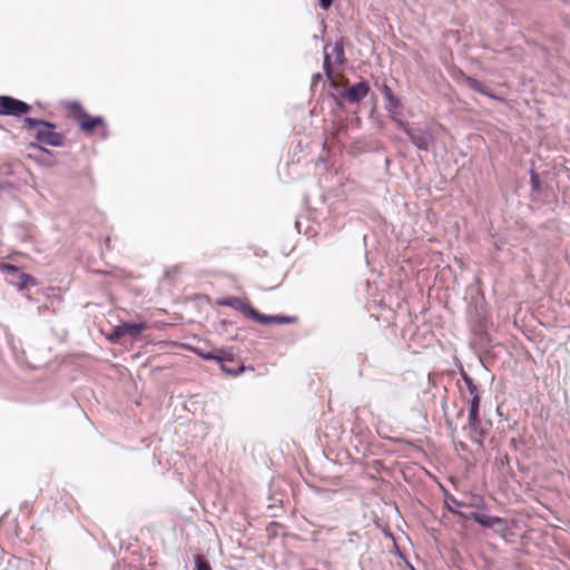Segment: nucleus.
I'll list each match as a JSON object with an SVG mask.
<instances>
[{
    "label": "nucleus",
    "instance_id": "24",
    "mask_svg": "<svg viewBox=\"0 0 570 570\" xmlns=\"http://www.w3.org/2000/svg\"><path fill=\"white\" fill-rule=\"evenodd\" d=\"M463 381L468 387V391L472 387V386H476V384L473 382V380L466 375V374H463Z\"/></svg>",
    "mask_w": 570,
    "mask_h": 570
},
{
    "label": "nucleus",
    "instance_id": "21",
    "mask_svg": "<svg viewBox=\"0 0 570 570\" xmlns=\"http://www.w3.org/2000/svg\"><path fill=\"white\" fill-rule=\"evenodd\" d=\"M198 355L207 361H218L222 362V357L215 355L213 352H198Z\"/></svg>",
    "mask_w": 570,
    "mask_h": 570
},
{
    "label": "nucleus",
    "instance_id": "16",
    "mask_svg": "<svg viewBox=\"0 0 570 570\" xmlns=\"http://www.w3.org/2000/svg\"><path fill=\"white\" fill-rule=\"evenodd\" d=\"M468 429L471 433L482 435L480 429L479 413L469 412Z\"/></svg>",
    "mask_w": 570,
    "mask_h": 570
},
{
    "label": "nucleus",
    "instance_id": "12",
    "mask_svg": "<svg viewBox=\"0 0 570 570\" xmlns=\"http://www.w3.org/2000/svg\"><path fill=\"white\" fill-rule=\"evenodd\" d=\"M463 508H474L481 511L485 509V502L483 497L479 494H470L463 499Z\"/></svg>",
    "mask_w": 570,
    "mask_h": 570
},
{
    "label": "nucleus",
    "instance_id": "29",
    "mask_svg": "<svg viewBox=\"0 0 570 570\" xmlns=\"http://www.w3.org/2000/svg\"><path fill=\"white\" fill-rule=\"evenodd\" d=\"M9 187L8 183H0V190L7 189Z\"/></svg>",
    "mask_w": 570,
    "mask_h": 570
},
{
    "label": "nucleus",
    "instance_id": "22",
    "mask_svg": "<svg viewBox=\"0 0 570 570\" xmlns=\"http://www.w3.org/2000/svg\"><path fill=\"white\" fill-rule=\"evenodd\" d=\"M196 570H212V567L207 561L199 557L196 559Z\"/></svg>",
    "mask_w": 570,
    "mask_h": 570
},
{
    "label": "nucleus",
    "instance_id": "6",
    "mask_svg": "<svg viewBox=\"0 0 570 570\" xmlns=\"http://www.w3.org/2000/svg\"><path fill=\"white\" fill-rule=\"evenodd\" d=\"M370 91V86L365 80L345 88L341 97L350 104H357L363 100Z\"/></svg>",
    "mask_w": 570,
    "mask_h": 570
},
{
    "label": "nucleus",
    "instance_id": "10",
    "mask_svg": "<svg viewBox=\"0 0 570 570\" xmlns=\"http://www.w3.org/2000/svg\"><path fill=\"white\" fill-rule=\"evenodd\" d=\"M124 331L125 336L128 335L131 338H136L140 335V333L147 328V324L145 322L141 323H128L124 322L120 324Z\"/></svg>",
    "mask_w": 570,
    "mask_h": 570
},
{
    "label": "nucleus",
    "instance_id": "11",
    "mask_svg": "<svg viewBox=\"0 0 570 570\" xmlns=\"http://www.w3.org/2000/svg\"><path fill=\"white\" fill-rule=\"evenodd\" d=\"M382 94L384 99L389 102L387 109L390 111L392 110H399L401 109L402 105L400 100L394 96L392 89L387 85H383L382 87Z\"/></svg>",
    "mask_w": 570,
    "mask_h": 570
},
{
    "label": "nucleus",
    "instance_id": "14",
    "mask_svg": "<svg viewBox=\"0 0 570 570\" xmlns=\"http://www.w3.org/2000/svg\"><path fill=\"white\" fill-rule=\"evenodd\" d=\"M10 283L12 285H14L19 291H23V289L28 288L29 286L35 285L36 281H35L33 276H31L30 274L20 273L18 275V281H14L12 278V279H10Z\"/></svg>",
    "mask_w": 570,
    "mask_h": 570
},
{
    "label": "nucleus",
    "instance_id": "23",
    "mask_svg": "<svg viewBox=\"0 0 570 570\" xmlns=\"http://www.w3.org/2000/svg\"><path fill=\"white\" fill-rule=\"evenodd\" d=\"M531 185H532V188H533L534 190H538V189H539L540 180H539L538 175H535L534 173H532V175H531Z\"/></svg>",
    "mask_w": 570,
    "mask_h": 570
},
{
    "label": "nucleus",
    "instance_id": "26",
    "mask_svg": "<svg viewBox=\"0 0 570 570\" xmlns=\"http://www.w3.org/2000/svg\"><path fill=\"white\" fill-rule=\"evenodd\" d=\"M322 79L321 73H315L312 78V87H314Z\"/></svg>",
    "mask_w": 570,
    "mask_h": 570
},
{
    "label": "nucleus",
    "instance_id": "8",
    "mask_svg": "<svg viewBox=\"0 0 570 570\" xmlns=\"http://www.w3.org/2000/svg\"><path fill=\"white\" fill-rule=\"evenodd\" d=\"M255 321L261 324H291L295 321L294 317L283 315H265L257 312Z\"/></svg>",
    "mask_w": 570,
    "mask_h": 570
},
{
    "label": "nucleus",
    "instance_id": "28",
    "mask_svg": "<svg viewBox=\"0 0 570 570\" xmlns=\"http://www.w3.org/2000/svg\"><path fill=\"white\" fill-rule=\"evenodd\" d=\"M31 146L35 147V148H38V149H40L42 151L49 153L46 148H43V147H41V146H39L37 144H31Z\"/></svg>",
    "mask_w": 570,
    "mask_h": 570
},
{
    "label": "nucleus",
    "instance_id": "18",
    "mask_svg": "<svg viewBox=\"0 0 570 570\" xmlns=\"http://www.w3.org/2000/svg\"><path fill=\"white\" fill-rule=\"evenodd\" d=\"M125 334H124V331L121 328V325L119 324L118 326H116L112 332L108 335V340L110 342H117L118 340H120L121 337H124Z\"/></svg>",
    "mask_w": 570,
    "mask_h": 570
},
{
    "label": "nucleus",
    "instance_id": "9",
    "mask_svg": "<svg viewBox=\"0 0 570 570\" xmlns=\"http://www.w3.org/2000/svg\"><path fill=\"white\" fill-rule=\"evenodd\" d=\"M444 502L451 513L456 514L463 519H466V515H469V513H465L461 510L463 508V500H458L453 495L449 494L445 497Z\"/></svg>",
    "mask_w": 570,
    "mask_h": 570
},
{
    "label": "nucleus",
    "instance_id": "2",
    "mask_svg": "<svg viewBox=\"0 0 570 570\" xmlns=\"http://www.w3.org/2000/svg\"><path fill=\"white\" fill-rule=\"evenodd\" d=\"M324 59H323V69L325 76L333 80V68L331 59L334 57V65L341 66L345 62V52H344V46L343 42L336 41L333 46L326 45L324 47Z\"/></svg>",
    "mask_w": 570,
    "mask_h": 570
},
{
    "label": "nucleus",
    "instance_id": "20",
    "mask_svg": "<svg viewBox=\"0 0 570 570\" xmlns=\"http://www.w3.org/2000/svg\"><path fill=\"white\" fill-rule=\"evenodd\" d=\"M480 401V395H474V397H471V400L469 401V412L479 413Z\"/></svg>",
    "mask_w": 570,
    "mask_h": 570
},
{
    "label": "nucleus",
    "instance_id": "25",
    "mask_svg": "<svg viewBox=\"0 0 570 570\" xmlns=\"http://www.w3.org/2000/svg\"><path fill=\"white\" fill-rule=\"evenodd\" d=\"M333 1L334 0H320V7L323 10H327L332 6Z\"/></svg>",
    "mask_w": 570,
    "mask_h": 570
},
{
    "label": "nucleus",
    "instance_id": "27",
    "mask_svg": "<svg viewBox=\"0 0 570 570\" xmlns=\"http://www.w3.org/2000/svg\"><path fill=\"white\" fill-rule=\"evenodd\" d=\"M469 393H470L471 397H474V395H479V389H478V385H476V386H472V387L469 390Z\"/></svg>",
    "mask_w": 570,
    "mask_h": 570
},
{
    "label": "nucleus",
    "instance_id": "5",
    "mask_svg": "<svg viewBox=\"0 0 570 570\" xmlns=\"http://www.w3.org/2000/svg\"><path fill=\"white\" fill-rule=\"evenodd\" d=\"M403 130L410 138L411 142L421 150H429L432 142L433 136L430 130H414L402 125Z\"/></svg>",
    "mask_w": 570,
    "mask_h": 570
},
{
    "label": "nucleus",
    "instance_id": "7",
    "mask_svg": "<svg viewBox=\"0 0 570 570\" xmlns=\"http://www.w3.org/2000/svg\"><path fill=\"white\" fill-rule=\"evenodd\" d=\"M220 306H229L236 311L242 312L245 316L255 320L257 311L248 305L245 301L238 297H227L218 301Z\"/></svg>",
    "mask_w": 570,
    "mask_h": 570
},
{
    "label": "nucleus",
    "instance_id": "1",
    "mask_svg": "<svg viewBox=\"0 0 570 570\" xmlns=\"http://www.w3.org/2000/svg\"><path fill=\"white\" fill-rule=\"evenodd\" d=\"M24 125L36 131V138L46 145L60 147L63 145L62 134L55 131L56 125L46 120L26 117Z\"/></svg>",
    "mask_w": 570,
    "mask_h": 570
},
{
    "label": "nucleus",
    "instance_id": "4",
    "mask_svg": "<svg viewBox=\"0 0 570 570\" xmlns=\"http://www.w3.org/2000/svg\"><path fill=\"white\" fill-rule=\"evenodd\" d=\"M466 519L478 522L481 527L488 529H494L498 532H504L507 530V522L504 519L495 515H489L481 512H470Z\"/></svg>",
    "mask_w": 570,
    "mask_h": 570
},
{
    "label": "nucleus",
    "instance_id": "3",
    "mask_svg": "<svg viewBox=\"0 0 570 570\" xmlns=\"http://www.w3.org/2000/svg\"><path fill=\"white\" fill-rule=\"evenodd\" d=\"M31 106L10 96H0V115L19 117L28 114Z\"/></svg>",
    "mask_w": 570,
    "mask_h": 570
},
{
    "label": "nucleus",
    "instance_id": "19",
    "mask_svg": "<svg viewBox=\"0 0 570 570\" xmlns=\"http://www.w3.org/2000/svg\"><path fill=\"white\" fill-rule=\"evenodd\" d=\"M220 363V368L223 372L229 374V375H234V376H237L239 375L240 373L244 372V367L243 366H239L237 367L236 370H233V368H229V366H226V364L222 361L219 362Z\"/></svg>",
    "mask_w": 570,
    "mask_h": 570
},
{
    "label": "nucleus",
    "instance_id": "15",
    "mask_svg": "<svg viewBox=\"0 0 570 570\" xmlns=\"http://www.w3.org/2000/svg\"><path fill=\"white\" fill-rule=\"evenodd\" d=\"M464 81L468 85V87L471 88L472 90L480 92L484 96H491V94L484 88V86L478 79L464 76Z\"/></svg>",
    "mask_w": 570,
    "mask_h": 570
},
{
    "label": "nucleus",
    "instance_id": "13",
    "mask_svg": "<svg viewBox=\"0 0 570 570\" xmlns=\"http://www.w3.org/2000/svg\"><path fill=\"white\" fill-rule=\"evenodd\" d=\"M99 125H105L102 117H90L88 115H83V119L80 122V128L87 132H91L94 128Z\"/></svg>",
    "mask_w": 570,
    "mask_h": 570
},
{
    "label": "nucleus",
    "instance_id": "17",
    "mask_svg": "<svg viewBox=\"0 0 570 570\" xmlns=\"http://www.w3.org/2000/svg\"><path fill=\"white\" fill-rule=\"evenodd\" d=\"M0 271L11 275L12 277H18V275L20 274L19 268L17 266L6 263L0 265Z\"/></svg>",
    "mask_w": 570,
    "mask_h": 570
}]
</instances>
